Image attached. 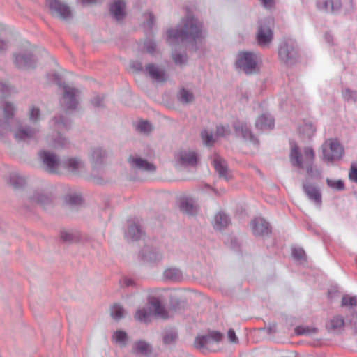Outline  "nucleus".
Masks as SVG:
<instances>
[{
	"mask_svg": "<svg viewBox=\"0 0 357 357\" xmlns=\"http://www.w3.org/2000/svg\"><path fill=\"white\" fill-rule=\"evenodd\" d=\"M183 26L167 31V40L196 43L204 38L203 24L191 14L182 20Z\"/></svg>",
	"mask_w": 357,
	"mask_h": 357,
	"instance_id": "nucleus-1",
	"label": "nucleus"
},
{
	"mask_svg": "<svg viewBox=\"0 0 357 357\" xmlns=\"http://www.w3.org/2000/svg\"><path fill=\"white\" fill-rule=\"evenodd\" d=\"M303 157L299 151L298 146L294 144L291 145L289 159L294 167L306 169L310 177L320 176L319 170L313 165L315 153L312 148L305 147L303 151Z\"/></svg>",
	"mask_w": 357,
	"mask_h": 357,
	"instance_id": "nucleus-2",
	"label": "nucleus"
},
{
	"mask_svg": "<svg viewBox=\"0 0 357 357\" xmlns=\"http://www.w3.org/2000/svg\"><path fill=\"white\" fill-rule=\"evenodd\" d=\"M50 80L55 82L63 89V95L60 100L61 107L66 111H75L79 105L80 91L66 84L61 83V77L57 73L48 75Z\"/></svg>",
	"mask_w": 357,
	"mask_h": 357,
	"instance_id": "nucleus-3",
	"label": "nucleus"
},
{
	"mask_svg": "<svg viewBox=\"0 0 357 357\" xmlns=\"http://www.w3.org/2000/svg\"><path fill=\"white\" fill-rule=\"evenodd\" d=\"M260 57L252 52H239L236 56L235 65L237 69L246 75L257 73L259 70Z\"/></svg>",
	"mask_w": 357,
	"mask_h": 357,
	"instance_id": "nucleus-4",
	"label": "nucleus"
},
{
	"mask_svg": "<svg viewBox=\"0 0 357 357\" xmlns=\"http://www.w3.org/2000/svg\"><path fill=\"white\" fill-rule=\"evenodd\" d=\"M223 334L219 331H211L204 335H198L194 341L195 348L205 351H215V346L223 339Z\"/></svg>",
	"mask_w": 357,
	"mask_h": 357,
	"instance_id": "nucleus-5",
	"label": "nucleus"
},
{
	"mask_svg": "<svg viewBox=\"0 0 357 357\" xmlns=\"http://www.w3.org/2000/svg\"><path fill=\"white\" fill-rule=\"evenodd\" d=\"M278 56L280 61L287 65L296 63L299 57L296 43L292 40L282 41L278 49Z\"/></svg>",
	"mask_w": 357,
	"mask_h": 357,
	"instance_id": "nucleus-6",
	"label": "nucleus"
},
{
	"mask_svg": "<svg viewBox=\"0 0 357 357\" xmlns=\"http://www.w3.org/2000/svg\"><path fill=\"white\" fill-rule=\"evenodd\" d=\"M274 20L271 17L260 20L258 22L257 41L259 46L268 47L273 39L272 27Z\"/></svg>",
	"mask_w": 357,
	"mask_h": 357,
	"instance_id": "nucleus-7",
	"label": "nucleus"
},
{
	"mask_svg": "<svg viewBox=\"0 0 357 357\" xmlns=\"http://www.w3.org/2000/svg\"><path fill=\"white\" fill-rule=\"evenodd\" d=\"M323 159L326 162L340 160L344 154V149L337 139H329L322 145Z\"/></svg>",
	"mask_w": 357,
	"mask_h": 357,
	"instance_id": "nucleus-8",
	"label": "nucleus"
},
{
	"mask_svg": "<svg viewBox=\"0 0 357 357\" xmlns=\"http://www.w3.org/2000/svg\"><path fill=\"white\" fill-rule=\"evenodd\" d=\"M38 158L46 172L51 174H60L61 162L59 157L50 151L41 150L38 153Z\"/></svg>",
	"mask_w": 357,
	"mask_h": 357,
	"instance_id": "nucleus-9",
	"label": "nucleus"
},
{
	"mask_svg": "<svg viewBox=\"0 0 357 357\" xmlns=\"http://www.w3.org/2000/svg\"><path fill=\"white\" fill-rule=\"evenodd\" d=\"M232 127L237 137H241L245 142L253 145H259L258 139L254 135L247 122L238 119L233 123Z\"/></svg>",
	"mask_w": 357,
	"mask_h": 357,
	"instance_id": "nucleus-10",
	"label": "nucleus"
},
{
	"mask_svg": "<svg viewBox=\"0 0 357 357\" xmlns=\"http://www.w3.org/2000/svg\"><path fill=\"white\" fill-rule=\"evenodd\" d=\"M46 4L53 16L58 17L62 20L68 21L73 17L70 8L60 0H45Z\"/></svg>",
	"mask_w": 357,
	"mask_h": 357,
	"instance_id": "nucleus-11",
	"label": "nucleus"
},
{
	"mask_svg": "<svg viewBox=\"0 0 357 357\" xmlns=\"http://www.w3.org/2000/svg\"><path fill=\"white\" fill-rule=\"evenodd\" d=\"M14 137L18 142H29L37 139L39 128L29 125H19L13 130Z\"/></svg>",
	"mask_w": 357,
	"mask_h": 357,
	"instance_id": "nucleus-12",
	"label": "nucleus"
},
{
	"mask_svg": "<svg viewBox=\"0 0 357 357\" xmlns=\"http://www.w3.org/2000/svg\"><path fill=\"white\" fill-rule=\"evenodd\" d=\"M128 162L132 169L153 172L155 171V166L149 162L147 160L141 158L137 155H131L128 158Z\"/></svg>",
	"mask_w": 357,
	"mask_h": 357,
	"instance_id": "nucleus-13",
	"label": "nucleus"
},
{
	"mask_svg": "<svg viewBox=\"0 0 357 357\" xmlns=\"http://www.w3.org/2000/svg\"><path fill=\"white\" fill-rule=\"evenodd\" d=\"M14 63L17 68L20 69L33 68L36 66V60L32 53L14 54Z\"/></svg>",
	"mask_w": 357,
	"mask_h": 357,
	"instance_id": "nucleus-14",
	"label": "nucleus"
},
{
	"mask_svg": "<svg viewBox=\"0 0 357 357\" xmlns=\"http://www.w3.org/2000/svg\"><path fill=\"white\" fill-rule=\"evenodd\" d=\"M252 231L256 236H268L271 233L269 223L264 218H256L251 222Z\"/></svg>",
	"mask_w": 357,
	"mask_h": 357,
	"instance_id": "nucleus-15",
	"label": "nucleus"
},
{
	"mask_svg": "<svg viewBox=\"0 0 357 357\" xmlns=\"http://www.w3.org/2000/svg\"><path fill=\"white\" fill-rule=\"evenodd\" d=\"M61 167L73 175H77L84 170V163L79 158L70 157L61 162Z\"/></svg>",
	"mask_w": 357,
	"mask_h": 357,
	"instance_id": "nucleus-16",
	"label": "nucleus"
},
{
	"mask_svg": "<svg viewBox=\"0 0 357 357\" xmlns=\"http://www.w3.org/2000/svg\"><path fill=\"white\" fill-rule=\"evenodd\" d=\"M318 10L327 13H337L342 8L341 0H317Z\"/></svg>",
	"mask_w": 357,
	"mask_h": 357,
	"instance_id": "nucleus-17",
	"label": "nucleus"
},
{
	"mask_svg": "<svg viewBox=\"0 0 357 357\" xmlns=\"http://www.w3.org/2000/svg\"><path fill=\"white\" fill-rule=\"evenodd\" d=\"M213 165L220 178L228 181L231 176L229 174V168L227 161L218 154H215L213 159Z\"/></svg>",
	"mask_w": 357,
	"mask_h": 357,
	"instance_id": "nucleus-18",
	"label": "nucleus"
},
{
	"mask_svg": "<svg viewBox=\"0 0 357 357\" xmlns=\"http://www.w3.org/2000/svg\"><path fill=\"white\" fill-rule=\"evenodd\" d=\"M345 321L343 316L336 314L328 319L326 328L330 333H340L344 331Z\"/></svg>",
	"mask_w": 357,
	"mask_h": 357,
	"instance_id": "nucleus-19",
	"label": "nucleus"
},
{
	"mask_svg": "<svg viewBox=\"0 0 357 357\" xmlns=\"http://www.w3.org/2000/svg\"><path fill=\"white\" fill-rule=\"evenodd\" d=\"M176 157L182 166H195L197 163V156L194 151L181 150L177 153Z\"/></svg>",
	"mask_w": 357,
	"mask_h": 357,
	"instance_id": "nucleus-20",
	"label": "nucleus"
},
{
	"mask_svg": "<svg viewBox=\"0 0 357 357\" xmlns=\"http://www.w3.org/2000/svg\"><path fill=\"white\" fill-rule=\"evenodd\" d=\"M30 202L33 204H38L43 207L50 205L52 202L51 195L45 193L42 190H35L29 197Z\"/></svg>",
	"mask_w": 357,
	"mask_h": 357,
	"instance_id": "nucleus-21",
	"label": "nucleus"
},
{
	"mask_svg": "<svg viewBox=\"0 0 357 357\" xmlns=\"http://www.w3.org/2000/svg\"><path fill=\"white\" fill-rule=\"evenodd\" d=\"M126 2L124 0H115L109 7L112 17L117 21L122 20L126 16Z\"/></svg>",
	"mask_w": 357,
	"mask_h": 357,
	"instance_id": "nucleus-22",
	"label": "nucleus"
},
{
	"mask_svg": "<svg viewBox=\"0 0 357 357\" xmlns=\"http://www.w3.org/2000/svg\"><path fill=\"white\" fill-rule=\"evenodd\" d=\"M303 190L307 197L316 204L320 206L322 202L321 194L319 189L311 184L303 183Z\"/></svg>",
	"mask_w": 357,
	"mask_h": 357,
	"instance_id": "nucleus-23",
	"label": "nucleus"
},
{
	"mask_svg": "<svg viewBox=\"0 0 357 357\" xmlns=\"http://www.w3.org/2000/svg\"><path fill=\"white\" fill-rule=\"evenodd\" d=\"M181 210L188 215H195L198 211V206L191 197H183L180 199Z\"/></svg>",
	"mask_w": 357,
	"mask_h": 357,
	"instance_id": "nucleus-24",
	"label": "nucleus"
},
{
	"mask_svg": "<svg viewBox=\"0 0 357 357\" xmlns=\"http://www.w3.org/2000/svg\"><path fill=\"white\" fill-rule=\"evenodd\" d=\"M107 156L106 151L100 147H96L92 149L90 155V162L93 168H97L102 165Z\"/></svg>",
	"mask_w": 357,
	"mask_h": 357,
	"instance_id": "nucleus-25",
	"label": "nucleus"
},
{
	"mask_svg": "<svg viewBox=\"0 0 357 357\" xmlns=\"http://www.w3.org/2000/svg\"><path fill=\"white\" fill-rule=\"evenodd\" d=\"M143 260L149 262H157L162 259V255L157 249L150 247L144 248L140 254Z\"/></svg>",
	"mask_w": 357,
	"mask_h": 357,
	"instance_id": "nucleus-26",
	"label": "nucleus"
},
{
	"mask_svg": "<svg viewBox=\"0 0 357 357\" xmlns=\"http://www.w3.org/2000/svg\"><path fill=\"white\" fill-rule=\"evenodd\" d=\"M145 72L156 82H162L166 80L165 72L153 63L146 66Z\"/></svg>",
	"mask_w": 357,
	"mask_h": 357,
	"instance_id": "nucleus-27",
	"label": "nucleus"
},
{
	"mask_svg": "<svg viewBox=\"0 0 357 357\" xmlns=\"http://www.w3.org/2000/svg\"><path fill=\"white\" fill-rule=\"evenodd\" d=\"M144 232L141 226L135 222H130L126 237L131 241H138L143 236Z\"/></svg>",
	"mask_w": 357,
	"mask_h": 357,
	"instance_id": "nucleus-28",
	"label": "nucleus"
},
{
	"mask_svg": "<svg viewBox=\"0 0 357 357\" xmlns=\"http://www.w3.org/2000/svg\"><path fill=\"white\" fill-rule=\"evenodd\" d=\"M132 353L135 355L149 356L152 353V347L144 340H139L134 343Z\"/></svg>",
	"mask_w": 357,
	"mask_h": 357,
	"instance_id": "nucleus-29",
	"label": "nucleus"
},
{
	"mask_svg": "<svg viewBox=\"0 0 357 357\" xmlns=\"http://www.w3.org/2000/svg\"><path fill=\"white\" fill-rule=\"evenodd\" d=\"M230 224L229 216L223 212L218 213L213 220V226L215 230L222 231Z\"/></svg>",
	"mask_w": 357,
	"mask_h": 357,
	"instance_id": "nucleus-30",
	"label": "nucleus"
},
{
	"mask_svg": "<svg viewBox=\"0 0 357 357\" xmlns=\"http://www.w3.org/2000/svg\"><path fill=\"white\" fill-rule=\"evenodd\" d=\"M2 109L6 122L1 123L0 126L3 129H8L9 125L7 121L13 118L15 112V107L11 102H5L2 106Z\"/></svg>",
	"mask_w": 357,
	"mask_h": 357,
	"instance_id": "nucleus-31",
	"label": "nucleus"
},
{
	"mask_svg": "<svg viewBox=\"0 0 357 357\" xmlns=\"http://www.w3.org/2000/svg\"><path fill=\"white\" fill-rule=\"evenodd\" d=\"M60 238L65 243H73L79 242L82 240V235L77 231L62 229L60 231Z\"/></svg>",
	"mask_w": 357,
	"mask_h": 357,
	"instance_id": "nucleus-32",
	"label": "nucleus"
},
{
	"mask_svg": "<svg viewBox=\"0 0 357 357\" xmlns=\"http://www.w3.org/2000/svg\"><path fill=\"white\" fill-rule=\"evenodd\" d=\"M274 126V120L273 117L269 114H261L259 116L255 121V127L259 130H264L266 128H273Z\"/></svg>",
	"mask_w": 357,
	"mask_h": 357,
	"instance_id": "nucleus-33",
	"label": "nucleus"
},
{
	"mask_svg": "<svg viewBox=\"0 0 357 357\" xmlns=\"http://www.w3.org/2000/svg\"><path fill=\"white\" fill-rule=\"evenodd\" d=\"M150 304L155 315L163 319H167L169 318L167 311L158 298H153L151 301Z\"/></svg>",
	"mask_w": 357,
	"mask_h": 357,
	"instance_id": "nucleus-34",
	"label": "nucleus"
},
{
	"mask_svg": "<svg viewBox=\"0 0 357 357\" xmlns=\"http://www.w3.org/2000/svg\"><path fill=\"white\" fill-rule=\"evenodd\" d=\"M164 278L172 282H181L183 280V273L177 268L170 267L167 268L163 273Z\"/></svg>",
	"mask_w": 357,
	"mask_h": 357,
	"instance_id": "nucleus-35",
	"label": "nucleus"
},
{
	"mask_svg": "<svg viewBox=\"0 0 357 357\" xmlns=\"http://www.w3.org/2000/svg\"><path fill=\"white\" fill-rule=\"evenodd\" d=\"M316 127L312 123H305L300 127L299 132L303 137L310 139L316 132Z\"/></svg>",
	"mask_w": 357,
	"mask_h": 357,
	"instance_id": "nucleus-36",
	"label": "nucleus"
},
{
	"mask_svg": "<svg viewBox=\"0 0 357 357\" xmlns=\"http://www.w3.org/2000/svg\"><path fill=\"white\" fill-rule=\"evenodd\" d=\"M177 98L178 101L183 104H190L195 99L193 93L185 89L179 90L177 94Z\"/></svg>",
	"mask_w": 357,
	"mask_h": 357,
	"instance_id": "nucleus-37",
	"label": "nucleus"
},
{
	"mask_svg": "<svg viewBox=\"0 0 357 357\" xmlns=\"http://www.w3.org/2000/svg\"><path fill=\"white\" fill-rule=\"evenodd\" d=\"M9 183L15 188H19L26 184V179L18 173H13L10 176Z\"/></svg>",
	"mask_w": 357,
	"mask_h": 357,
	"instance_id": "nucleus-38",
	"label": "nucleus"
},
{
	"mask_svg": "<svg viewBox=\"0 0 357 357\" xmlns=\"http://www.w3.org/2000/svg\"><path fill=\"white\" fill-rule=\"evenodd\" d=\"M111 317L116 321H119L124 317V309L120 305L115 303L110 309Z\"/></svg>",
	"mask_w": 357,
	"mask_h": 357,
	"instance_id": "nucleus-39",
	"label": "nucleus"
},
{
	"mask_svg": "<svg viewBox=\"0 0 357 357\" xmlns=\"http://www.w3.org/2000/svg\"><path fill=\"white\" fill-rule=\"evenodd\" d=\"M114 341L119 344L121 347H125L127 344L128 337L125 331L121 330L116 331L112 336Z\"/></svg>",
	"mask_w": 357,
	"mask_h": 357,
	"instance_id": "nucleus-40",
	"label": "nucleus"
},
{
	"mask_svg": "<svg viewBox=\"0 0 357 357\" xmlns=\"http://www.w3.org/2000/svg\"><path fill=\"white\" fill-rule=\"evenodd\" d=\"M136 128L137 130H139L140 132L144 133V134H149L153 130V126L150 122L148 121H139Z\"/></svg>",
	"mask_w": 357,
	"mask_h": 357,
	"instance_id": "nucleus-41",
	"label": "nucleus"
},
{
	"mask_svg": "<svg viewBox=\"0 0 357 357\" xmlns=\"http://www.w3.org/2000/svg\"><path fill=\"white\" fill-rule=\"evenodd\" d=\"M65 202L68 205L75 206L81 204L82 199L77 195H68L65 197Z\"/></svg>",
	"mask_w": 357,
	"mask_h": 357,
	"instance_id": "nucleus-42",
	"label": "nucleus"
},
{
	"mask_svg": "<svg viewBox=\"0 0 357 357\" xmlns=\"http://www.w3.org/2000/svg\"><path fill=\"white\" fill-rule=\"evenodd\" d=\"M317 332V328L310 326H299L295 328V333L298 335L314 334Z\"/></svg>",
	"mask_w": 357,
	"mask_h": 357,
	"instance_id": "nucleus-43",
	"label": "nucleus"
},
{
	"mask_svg": "<svg viewBox=\"0 0 357 357\" xmlns=\"http://www.w3.org/2000/svg\"><path fill=\"white\" fill-rule=\"evenodd\" d=\"M341 305L342 307H355L357 305V296H344L342 298Z\"/></svg>",
	"mask_w": 357,
	"mask_h": 357,
	"instance_id": "nucleus-44",
	"label": "nucleus"
},
{
	"mask_svg": "<svg viewBox=\"0 0 357 357\" xmlns=\"http://www.w3.org/2000/svg\"><path fill=\"white\" fill-rule=\"evenodd\" d=\"M326 183L330 188L335 189L337 190L342 191L344 190L345 188L344 183L343 181H342L341 179L333 180L331 178H327Z\"/></svg>",
	"mask_w": 357,
	"mask_h": 357,
	"instance_id": "nucleus-45",
	"label": "nucleus"
},
{
	"mask_svg": "<svg viewBox=\"0 0 357 357\" xmlns=\"http://www.w3.org/2000/svg\"><path fill=\"white\" fill-rule=\"evenodd\" d=\"M202 139L203 143L207 146H212L214 144L213 136L212 133L208 132L207 130H203L201 132Z\"/></svg>",
	"mask_w": 357,
	"mask_h": 357,
	"instance_id": "nucleus-46",
	"label": "nucleus"
},
{
	"mask_svg": "<svg viewBox=\"0 0 357 357\" xmlns=\"http://www.w3.org/2000/svg\"><path fill=\"white\" fill-rule=\"evenodd\" d=\"M40 110L38 107L35 106H32L30 108V111L29 113V117L31 121L36 123L40 120Z\"/></svg>",
	"mask_w": 357,
	"mask_h": 357,
	"instance_id": "nucleus-47",
	"label": "nucleus"
},
{
	"mask_svg": "<svg viewBox=\"0 0 357 357\" xmlns=\"http://www.w3.org/2000/svg\"><path fill=\"white\" fill-rule=\"evenodd\" d=\"M149 312H148V311L143 308V309H139L138 310L135 314V319H137V321H143V322H146L149 317Z\"/></svg>",
	"mask_w": 357,
	"mask_h": 357,
	"instance_id": "nucleus-48",
	"label": "nucleus"
},
{
	"mask_svg": "<svg viewBox=\"0 0 357 357\" xmlns=\"http://www.w3.org/2000/svg\"><path fill=\"white\" fill-rule=\"evenodd\" d=\"M342 96L344 100L347 101H356L357 100V93L354 91L350 90L349 89H345L342 91Z\"/></svg>",
	"mask_w": 357,
	"mask_h": 357,
	"instance_id": "nucleus-49",
	"label": "nucleus"
},
{
	"mask_svg": "<svg viewBox=\"0 0 357 357\" xmlns=\"http://www.w3.org/2000/svg\"><path fill=\"white\" fill-rule=\"evenodd\" d=\"M172 59L176 64L182 65L186 63L187 55L186 54H183L178 52H174L172 54Z\"/></svg>",
	"mask_w": 357,
	"mask_h": 357,
	"instance_id": "nucleus-50",
	"label": "nucleus"
},
{
	"mask_svg": "<svg viewBox=\"0 0 357 357\" xmlns=\"http://www.w3.org/2000/svg\"><path fill=\"white\" fill-rule=\"evenodd\" d=\"M230 134L229 126L219 125L216 127V135L218 137H225Z\"/></svg>",
	"mask_w": 357,
	"mask_h": 357,
	"instance_id": "nucleus-51",
	"label": "nucleus"
},
{
	"mask_svg": "<svg viewBox=\"0 0 357 357\" xmlns=\"http://www.w3.org/2000/svg\"><path fill=\"white\" fill-rule=\"evenodd\" d=\"M68 144V141L66 138L63 137L61 135H59L57 138L54 140V147L55 148H60V147H65L66 145Z\"/></svg>",
	"mask_w": 357,
	"mask_h": 357,
	"instance_id": "nucleus-52",
	"label": "nucleus"
},
{
	"mask_svg": "<svg viewBox=\"0 0 357 357\" xmlns=\"http://www.w3.org/2000/svg\"><path fill=\"white\" fill-rule=\"evenodd\" d=\"M292 256L298 260L303 259L305 256V252L304 250L301 248H295L292 249Z\"/></svg>",
	"mask_w": 357,
	"mask_h": 357,
	"instance_id": "nucleus-53",
	"label": "nucleus"
},
{
	"mask_svg": "<svg viewBox=\"0 0 357 357\" xmlns=\"http://www.w3.org/2000/svg\"><path fill=\"white\" fill-rule=\"evenodd\" d=\"M144 48L147 52L153 54L156 50V43L151 40H146L144 42Z\"/></svg>",
	"mask_w": 357,
	"mask_h": 357,
	"instance_id": "nucleus-54",
	"label": "nucleus"
},
{
	"mask_svg": "<svg viewBox=\"0 0 357 357\" xmlns=\"http://www.w3.org/2000/svg\"><path fill=\"white\" fill-rule=\"evenodd\" d=\"M104 99L105 97L103 96L97 95L91 100V104L95 107H102L104 106Z\"/></svg>",
	"mask_w": 357,
	"mask_h": 357,
	"instance_id": "nucleus-55",
	"label": "nucleus"
},
{
	"mask_svg": "<svg viewBox=\"0 0 357 357\" xmlns=\"http://www.w3.org/2000/svg\"><path fill=\"white\" fill-rule=\"evenodd\" d=\"M10 42L8 40L0 38V55H4L8 50Z\"/></svg>",
	"mask_w": 357,
	"mask_h": 357,
	"instance_id": "nucleus-56",
	"label": "nucleus"
},
{
	"mask_svg": "<svg viewBox=\"0 0 357 357\" xmlns=\"http://www.w3.org/2000/svg\"><path fill=\"white\" fill-rule=\"evenodd\" d=\"M177 335L174 333H169L165 335L163 337V342L165 344H169L176 341Z\"/></svg>",
	"mask_w": 357,
	"mask_h": 357,
	"instance_id": "nucleus-57",
	"label": "nucleus"
},
{
	"mask_svg": "<svg viewBox=\"0 0 357 357\" xmlns=\"http://www.w3.org/2000/svg\"><path fill=\"white\" fill-rule=\"evenodd\" d=\"M130 68L136 72H142L145 70L142 63L139 61H132L130 64Z\"/></svg>",
	"mask_w": 357,
	"mask_h": 357,
	"instance_id": "nucleus-58",
	"label": "nucleus"
},
{
	"mask_svg": "<svg viewBox=\"0 0 357 357\" xmlns=\"http://www.w3.org/2000/svg\"><path fill=\"white\" fill-rule=\"evenodd\" d=\"M56 123L58 125L59 128L63 127L64 128L68 129L69 127V123L66 121L63 116L55 117L54 118Z\"/></svg>",
	"mask_w": 357,
	"mask_h": 357,
	"instance_id": "nucleus-59",
	"label": "nucleus"
},
{
	"mask_svg": "<svg viewBox=\"0 0 357 357\" xmlns=\"http://www.w3.org/2000/svg\"><path fill=\"white\" fill-rule=\"evenodd\" d=\"M349 179L357 183V167L352 165L349 173Z\"/></svg>",
	"mask_w": 357,
	"mask_h": 357,
	"instance_id": "nucleus-60",
	"label": "nucleus"
},
{
	"mask_svg": "<svg viewBox=\"0 0 357 357\" xmlns=\"http://www.w3.org/2000/svg\"><path fill=\"white\" fill-rule=\"evenodd\" d=\"M227 337L230 342L237 344L238 343V339L236 335V333L234 329L230 328L227 333Z\"/></svg>",
	"mask_w": 357,
	"mask_h": 357,
	"instance_id": "nucleus-61",
	"label": "nucleus"
},
{
	"mask_svg": "<svg viewBox=\"0 0 357 357\" xmlns=\"http://www.w3.org/2000/svg\"><path fill=\"white\" fill-rule=\"evenodd\" d=\"M259 1L266 9H271L275 6V0H259Z\"/></svg>",
	"mask_w": 357,
	"mask_h": 357,
	"instance_id": "nucleus-62",
	"label": "nucleus"
},
{
	"mask_svg": "<svg viewBox=\"0 0 357 357\" xmlns=\"http://www.w3.org/2000/svg\"><path fill=\"white\" fill-rule=\"evenodd\" d=\"M83 5H91L96 3L102 2L103 0H80Z\"/></svg>",
	"mask_w": 357,
	"mask_h": 357,
	"instance_id": "nucleus-63",
	"label": "nucleus"
},
{
	"mask_svg": "<svg viewBox=\"0 0 357 357\" xmlns=\"http://www.w3.org/2000/svg\"><path fill=\"white\" fill-rule=\"evenodd\" d=\"M154 22V16L152 13H149V18L147 20V25L149 28H152Z\"/></svg>",
	"mask_w": 357,
	"mask_h": 357,
	"instance_id": "nucleus-64",
	"label": "nucleus"
}]
</instances>
